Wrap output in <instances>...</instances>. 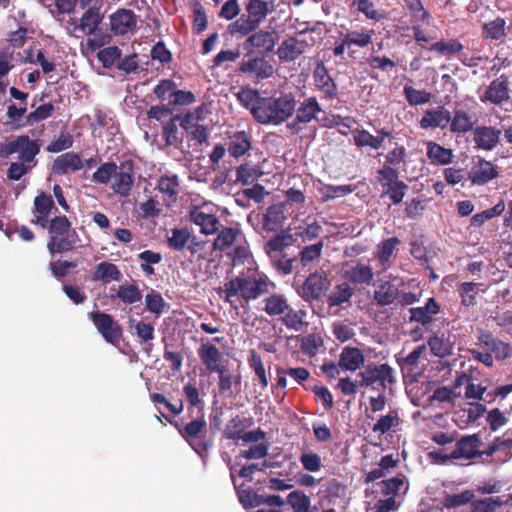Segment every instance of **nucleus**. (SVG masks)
<instances>
[{"instance_id": "nucleus-1", "label": "nucleus", "mask_w": 512, "mask_h": 512, "mask_svg": "<svg viewBox=\"0 0 512 512\" xmlns=\"http://www.w3.org/2000/svg\"><path fill=\"white\" fill-rule=\"evenodd\" d=\"M274 288V283L260 272L251 275H239L224 284L218 292L225 302L233 305V297L241 296L246 302L258 299L260 296L269 293V287Z\"/></svg>"}, {"instance_id": "nucleus-2", "label": "nucleus", "mask_w": 512, "mask_h": 512, "mask_svg": "<svg viewBox=\"0 0 512 512\" xmlns=\"http://www.w3.org/2000/svg\"><path fill=\"white\" fill-rule=\"evenodd\" d=\"M163 416L177 429L181 437L199 456L204 457L208 454L212 447V441L206 437L207 423L203 414L186 424L171 420L165 415Z\"/></svg>"}, {"instance_id": "nucleus-3", "label": "nucleus", "mask_w": 512, "mask_h": 512, "mask_svg": "<svg viewBox=\"0 0 512 512\" xmlns=\"http://www.w3.org/2000/svg\"><path fill=\"white\" fill-rule=\"evenodd\" d=\"M50 239L47 248L51 254L71 251L77 243L78 236L71 229V222L66 216H55L49 221Z\"/></svg>"}, {"instance_id": "nucleus-4", "label": "nucleus", "mask_w": 512, "mask_h": 512, "mask_svg": "<svg viewBox=\"0 0 512 512\" xmlns=\"http://www.w3.org/2000/svg\"><path fill=\"white\" fill-rule=\"evenodd\" d=\"M246 13L229 25L232 35L247 36L255 31L269 13L268 3L264 0H247Z\"/></svg>"}, {"instance_id": "nucleus-5", "label": "nucleus", "mask_w": 512, "mask_h": 512, "mask_svg": "<svg viewBox=\"0 0 512 512\" xmlns=\"http://www.w3.org/2000/svg\"><path fill=\"white\" fill-rule=\"evenodd\" d=\"M254 118L261 124H280L288 118V97H263L254 109Z\"/></svg>"}, {"instance_id": "nucleus-6", "label": "nucleus", "mask_w": 512, "mask_h": 512, "mask_svg": "<svg viewBox=\"0 0 512 512\" xmlns=\"http://www.w3.org/2000/svg\"><path fill=\"white\" fill-rule=\"evenodd\" d=\"M40 152V144L37 140H31L27 135L17 136L5 144L0 145L1 157H8L14 153H18L21 162L31 166L36 165L35 156Z\"/></svg>"}, {"instance_id": "nucleus-7", "label": "nucleus", "mask_w": 512, "mask_h": 512, "mask_svg": "<svg viewBox=\"0 0 512 512\" xmlns=\"http://www.w3.org/2000/svg\"><path fill=\"white\" fill-rule=\"evenodd\" d=\"M358 376L361 378L360 385L363 387H372L378 384L381 388L386 389L396 383L394 369L387 363L368 364Z\"/></svg>"}, {"instance_id": "nucleus-8", "label": "nucleus", "mask_w": 512, "mask_h": 512, "mask_svg": "<svg viewBox=\"0 0 512 512\" xmlns=\"http://www.w3.org/2000/svg\"><path fill=\"white\" fill-rule=\"evenodd\" d=\"M89 318L107 343L114 346L119 345L123 337V329L110 314L93 311L89 313Z\"/></svg>"}, {"instance_id": "nucleus-9", "label": "nucleus", "mask_w": 512, "mask_h": 512, "mask_svg": "<svg viewBox=\"0 0 512 512\" xmlns=\"http://www.w3.org/2000/svg\"><path fill=\"white\" fill-rule=\"evenodd\" d=\"M288 246V229L271 238L265 246L266 253L270 257L274 267L283 275L288 274V258L284 251Z\"/></svg>"}, {"instance_id": "nucleus-10", "label": "nucleus", "mask_w": 512, "mask_h": 512, "mask_svg": "<svg viewBox=\"0 0 512 512\" xmlns=\"http://www.w3.org/2000/svg\"><path fill=\"white\" fill-rule=\"evenodd\" d=\"M239 73L244 74L253 82L259 83L273 75V65L264 57H250L242 60L238 68Z\"/></svg>"}, {"instance_id": "nucleus-11", "label": "nucleus", "mask_w": 512, "mask_h": 512, "mask_svg": "<svg viewBox=\"0 0 512 512\" xmlns=\"http://www.w3.org/2000/svg\"><path fill=\"white\" fill-rule=\"evenodd\" d=\"M481 438L479 434L466 435L461 437L455 445V449L449 454L444 456L443 460L448 461L450 459H465L471 460L478 458L480 454L479 447L481 446Z\"/></svg>"}, {"instance_id": "nucleus-12", "label": "nucleus", "mask_w": 512, "mask_h": 512, "mask_svg": "<svg viewBox=\"0 0 512 512\" xmlns=\"http://www.w3.org/2000/svg\"><path fill=\"white\" fill-rule=\"evenodd\" d=\"M134 185V162L126 160L120 163L119 172L114 174L112 190L122 196L128 197Z\"/></svg>"}, {"instance_id": "nucleus-13", "label": "nucleus", "mask_w": 512, "mask_h": 512, "mask_svg": "<svg viewBox=\"0 0 512 512\" xmlns=\"http://www.w3.org/2000/svg\"><path fill=\"white\" fill-rule=\"evenodd\" d=\"M111 31L115 35H125L136 28L137 17L130 9L119 8L109 16Z\"/></svg>"}, {"instance_id": "nucleus-14", "label": "nucleus", "mask_w": 512, "mask_h": 512, "mask_svg": "<svg viewBox=\"0 0 512 512\" xmlns=\"http://www.w3.org/2000/svg\"><path fill=\"white\" fill-rule=\"evenodd\" d=\"M104 19V14L97 7H89L85 9L81 18L77 22L74 19L70 20V24L74 26V30L81 31L84 35L91 37L96 33V29L100 26Z\"/></svg>"}, {"instance_id": "nucleus-15", "label": "nucleus", "mask_w": 512, "mask_h": 512, "mask_svg": "<svg viewBox=\"0 0 512 512\" xmlns=\"http://www.w3.org/2000/svg\"><path fill=\"white\" fill-rule=\"evenodd\" d=\"M510 98L509 81L504 75L493 80L486 88L480 100L482 102H490L495 105H501Z\"/></svg>"}, {"instance_id": "nucleus-16", "label": "nucleus", "mask_w": 512, "mask_h": 512, "mask_svg": "<svg viewBox=\"0 0 512 512\" xmlns=\"http://www.w3.org/2000/svg\"><path fill=\"white\" fill-rule=\"evenodd\" d=\"M277 40L278 35L276 32L260 30L246 39L244 48L248 50L255 49L261 54H266L273 50Z\"/></svg>"}, {"instance_id": "nucleus-17", "label": "nucleus", "mask_w": 512, "mask_h": 512, "mask_svg": "<svg viewBox=\"0 0 512 512\" xmlns=\"http://www.w3.org/2000/svg\"><path fill=\"white\" fill-rule=\"evenodd\" d=\"M189 220L199 226L200 233L205 235L216 233L221 226L219 219L214 214L206 213L196 206L189 211Z\"/></svg>"}, {"instance_id": "nucleus-18", "label": "nucleus", "mask_w": 512, "mask_h": 512, "mask_svg": "<svg viewBox=\"0 0 512 512\" xmlns=\"http://www.w3.org/2000/svg\"><path fill=\"white\" fill-rule=\"evenodd\" d=\"M347 45V52L350 58H355L354 47L365 48L372 43L373 31L362 28L360 30L347 31L340 34Z\"/></svg>"}, {"instance_id": "nucleus-19", "label": "nucleus", "mask_w": 512, "mask_h": 512, "mask_svg": "<svg viewBox=\"0 0 512 512\" xmlns=\"http://www.w3.org/2000/svg\"><path fill=\"white\" fill-rule=\"evenodd\" d=\"M501 130L491 126H478L473 130V140L478 149L491 151L499 143Z\"/></svg>"}, {"instance_id": "nucleus-20", "label": "nucleus", "mask_w": 512, "mask_h": 512, "mask_svg": "<svg viewBox=\"0 0 512 512\" xmlns=\"http://www.w3.org/2000/svg\"><path fill=\"white\" fill-rule=\"evenodd\" d=\"M431 353L439 358L450 356L453 353L454 342L449 332L434 333L427 341Z\"/></svg>"}, {"instance_id": "nucleus-21", "label": "nucleus", "mask_w": 512, "mask_h": 512, "mask_svg": "<svg viewBox=\"0 0 512 512\" xmlns=\"http://www.w3.org/2000/svg\"><path fill=\"white\" fill-rule=\"evenodd\" d=\"M451 121L450 112L444 107H437L425 111L420 120V126L423 129L428 128H441L444 129Z\"/></svg>"}, {"instance_id": "nucleus-22", "label": "nucleus", "mask_w": 512, "mask_h": 512, "mask_svg": "<svg viewBox=\"0 0 512 512\" xmlns=\"http://www.w3.org/2000/svg\"><path fill=\"white\" fill-rule=\"evenodd\" d=\"M440 312V305L434 298H429L422 307H414L409 309L410 322H418L422 326L430 324L434 316Z\"/></svg>"}, {"instance_id": "nucleus-23", "label": "nucleus", "mask_w": 512, "mask_h": 512, "mask_svg": "<svg viewBox=\"0 0 512 512\" xmlns=\"http://www.w3.org/2000/svg\"><path fill=\"white\" fill-rule=\"evenodd\" d=\"M329 282L326 277L321 274H311L302 286L301 295L305 299H319L327 290Z\"/></svg>"}, {"instance_id": "nucleus-24", "label": "nucleus", "mask_w": 512, "mask_h": 512, "mask_svg": "<svg viewBox=\"0 0 512 512\" xmlns=\"http://www.w3.org/2000/svg\"><path fill=\"white\" fill-rule=\"evenodd\" d=\"M364 362V354L357 347L346 346L339 355V366L344 371L354 372L361 368Z\"/></svg>"}, {"instance_id": "nucleus-25", "label": "nucleus", "mask_w": 512, "mask_h": 512, "mask_svg": "<svg viewBox=\"0 0 512 512\" xmlns=\"http://www.w3.org/2000/svg\"><path fill=\"white\" fill-rule=\"evenodd\" d=\"M83 168V162L80 156L74 152H67L58 156L52 166V170L57 175H65L69 172H75Z\"/></svg>"}, {"instance_id": "nucleus-26", "label": "nucleus", "mask_w": 512, "mask_h": 512, "mask_svg": "<svg viewBox=\"0 0 512 512\" xmlns=\"http://www.w3.org/2000/svg\"><path fill=\"white\" fill-rule=\"evenodd\" d=\"M286 220L285 205L273 204L269 206L264 214L263 227L272 232L281 231Z\"/></svg>"}, {"instance_id": "nucleus-27", "label": "nucleus", "mask_w": 512, "mask_h": 512, "mask_svg": "<svg viewBox=\"0 0 512 512\" xmlns=\"http://www.w3.org/2000/svg\"><path fill=\"white\" fill-rule=\"evenodd\" d=\"M198 356L209 372H216L223 367V365L220 364L222 358L221 352L213 344H202L198 349Z\"/></svg>"}, {"instance_id": "nucleus-28", "label": "nucleus", "mask_w": 512, "mask_h": 512, "mask_svg": "<svg viewBox=\"0 0 512 512\" xmlns=\"http://www.w3.org/2000/svg\"><path fill=\"white\" fill-rule=\"evenodd\" d=\"M399 244L400 240L397 237H391L384 239L377 245L375 256L382 271L387 270L391 266L394 251Z\"/></svg>"}, {"instance_id": "nucleus-29", "label": "nucleus", "mask_w": 512, "mask_h": 512, "mask_svg": "<svg viewBox=\"0 0 512 512\" xmlns=\"http://www.w3.org/2000/svg\"><path fill=\"white\" fill-rule=\"evenodd\" d=\"M344 278L355 285H370L374 278V273L369 265L357 263L344 272Z\"/></svg>"}, {"instance_id": "nucleus-30", "label": "nucleus", "mask_w": 512, "mask_h": 512, "mask_svg": "<svg viewBox=\"0 0 512 512\" xmlns=\"http://www.w3.org/2000/svg\"><path fill=\"white\" fill-rule=\"evenodd\" d=\"M477 123L475 113L457 109L454 111V116L450 121V128L452 132L465 133L473 129Z\"/></svg>"}, {"instance_id": "nucleus-31", "label": "nucleus", "mask_w": 512, "mask_h": 512, "mask_svg": "<svg viewBox=\"0 0 512 512\" xmlns=\"http://www.w3.org/2000/svg\"><path fill=\"white\" fill-rule=\"evenodd\" d=\"M231 479L234 484L239 502L245 509L255 508L263 505L264 496L258 494L250 487H244V485L237 486L234 474L231 472Z\"/></svg>"}, {"instance_id": "nucleus-32", "label": "nucleus", "mask_w": 512, "mask_h": 512, "mask_svg": "<svg viewBox=\"0 0 512 512\" xmlns=\"http://www.w3.org/2000/svg\"><path fill=\"white\" fill-rule=\"evenodd\" d=\"M121 276V271L117 265L103 261L96 265L95 271L92 274V280L109 283L111 281H119Z\"/></svg>"}, {"instance_id": "nucleus-33", "label": "nucleus", "mask_w": 512, "mask_h": 512, "mask_svg": "<svg viewBox=\"0 0 512 512\" xmlns=\"http://www.w3.org/2000/svg\"><path fill=\"white\" fill-rule=\"evenodd\" d=\"M250 147V136L244 131L236 132L229 138L228 151L235 158L243 156Z\"/></svg>"}, {"instance_id": "nucleus-34", "label": "nucleus", "mask_w": 512, "mask_h": 512, "mask_svg": "<svg viewBox=\"0 0 512 512\" xmlns=\"http://www.w3.org/2000/svg\"><path fill=\"white\" fill-rule=\"evenodd\" d=\"M290 340H294L295 347L303 354L310 357L315 356L318 353L319 348L323 346L321 338L315 335H307L303 337L296 336L295 338L290 337Z\"/></svg>"}, {"instance_id": "nucleus-35", "label": "nucleus", "mask_w": 512, "mask_h": 512, "mask_svg": "<svg viewBox=\"0 0 512 512\" xmlns=\"http://www.w3.org/2000/svg\"><path fill=\"white\" fill-rule=\"evenodd\" d=\"M354 292V289L347 282H343L334 287L328 296L327 303L329 307L348 303L354 295Z\"/></svg>"}, {"instance_id": "nucleus-36", "label": "nucleus", "mask_w": 512, "mask_h": 512, "mask_svg": "<svg viewBox=\"0 0 512 512\" xmlns=\"http://www.w3.org/2000/svg\"><path fill=\"white\" fill-rule=\"evenodd\" d=\"M250 420L236 416L232 418L223 431V437L228 440L238 441L242 438Z\"/></svg>"}, {"instance_id": "nucleus-37", "label": "nucleus", "mask_w": 512, "mask_h": 512, "mask_svg": "<svg viewBox=\"0 0 512 512\" xmlns=\"http://www.w3.org/2000/svg\"><path fill=\"white\" fill-rule=\"evenodd\" d=\"M236 98L242 106L250 110L253 117L254 109L260 105V101L263 99L256 89L248 86L242 87L236 94Z\"/></svg>"}, {"instance_id": "nucleus-38", "label": "nucleus", "mask_w": 512, "mask_h": 512, "mask_svg": "<svg viewBox=\"0 0 512 512\" xmlns=\"http://www.w3.org/2000/svg\"><path fill=\"white\" fill-rule=\"evenodd\" d=\"M497 176L494 165L488 161H480L472 171V181L476 184H485Z\"/></svg>"}, {"instance_id": "nucleus-39", "label": "nucleus", "mask_w": 512, "mask_h": 512, "mask_svg": "<svg viewBox=\"0 0 512 512\" xmlns=\"http://www.w3.org/2000/svg\"><path fill=\"white\" fill-rule=\"evenodd\" d=\"M218 231V235L214 239L212 246L214 250L219 251H224L231 247L239 235V230L232 227H224Z\"/></svg>"}, {"instance_id": "nucleus-40", "label": "nucleus", "mask_w": 512, "mask_h": 512, "mask_svg": "<svg viewBox=\"0 0 512 512\" xmlns=\"http://www.w3.org/2000/svg\"><path fill=\"white\" fill-rule=\"evenodd\" d=\"M398 296V288L390 282H385L374 291V300L380 306L392 304Z\"/></svg>"}, {"instance_id": "nucleus-41", "label": "nucleus", "mask_w": 512, "mask_h": 512, "mask_svg": "<svg viewBox=\"0 0 512 512\" xmlns=\"http://www.w3.org/2000/svg\"><path fill=\"white\" fill-rule=\"evenodd\" d=\"M427 156L435 164L446 165L452 160V150L442 147L435 142H429Z\"/></svg>"}, {"instance_id": "nucleus-42", "label": "nucleus", "mask_w": 512, "mask_h": 512, "mask_svg": "<svg viewBox=\"0 0 512 512\" xmlns=\"http://www.w3.org/2000/svg\"><path fill=\"white\" fill-rule=\"evenodd\" d=\"M262 175L260 169L248 163L241 164L236 170V180L243 185H251Z\"/></svg>"}, {"instance_id": "nucleus-43", "label": "nucleus", "mask_w": 512, "mask_h": 512, "mask_svg": "<svg viewBox=\"0 0 512 512\" xmlns=\"http://www.w3.org/2000/svg\"><path fill=\"white\" fill-rule=\"evenodd\" d=\"M215 373H218L219 375L218 387L221 393L230 392L233 385H235L236 387H239L241 385V376L239 374L232 375L230 370L226 366H223L220 370L216 371Z\"/></svg>"}, {"instance_id": "nucleus-44", "label": "nucleus", "mask_w": 512, "mask_h": 512, "mask_svg": "<svg viewBox=\"0 0 512 512\" xmlns=\"http://www.w3.org/2000/svg\"><path fill=\"white\" fill-rule=\"evenodd\" d=\"M320 111V107L315 98L306 99L302 105L298 108L296 113V119L300 123L310 122L317 112Z\"/></svg>"}, {"instance_id": "nucleus-45", "label": "nucleus", "mask_w": 512, "mask_h": 512, "mask_svg": "<svg viewBox=\"0 0 512 512\" xmlns=\"http://www.w3.org/2000/svg\"><path fill=\"white\" fill-rule=\"evenodd\" d=\"M265 307L263 310L269 316H277L284 313L288 308L287 300L282 295L273 294L264 300Z\"/></svg>"}, {"instance_id": "nucleus-46", "label": "nucleus", "mask_w": 512, "mask_h": 512, "mask_svg": "<svg viewBox=\"0 0 512 512\" xmlns=\"http://www.w3.org/2000/svg\"><path fill=\"white\" fill-rule=\"evenodd\" d=\"M180 118V114L172 116L162 128V138L167 146H175L180 142L177 127V121Z\"/></svg>"}, {"instance_id": "nucleus-47", "label": "nucleus", "mask_w": 512, "mask_h": 512, "mask_svg": "<svg viewBox=\"0 0 512 512\" xmlns=\"http://www.w3.org/2000/svg\"><path fill=\"white\" fill-rule=\"evenodd\" d=\"M191 238V234L186 228H174L171 230V236L168 237V246L175 250L181 251Z\"/></svg>"}, {"instance_id": "nucleus-48", "label": "nucleus", "mask_w": 512, "mask_h": 512, "mask_svg": "<svg viewBox=\"0 0 512 512\" xmlns=\"http://www.w3.org/2000/svg\"><path fill=\"white\" fill-rule=\"evenodd\" d=\"M314 78L318 87L327 93L335 91L336 86L332 78L329 76L327 69L322 62H319L314 70Z\"/></svg>"}, {"instance_id": "nucleus-49", "label": "nucleus", "mask_w": 512, "mask_h": 512, "mask_svg": "<svg viewBox=\"0 0 512 512\" xmlns=\"http://www.w3.org/2000/svg\"><path fill=\"white\" fill-rule=\"evenodd\" d=\"M353 140L356 146L365 147L369 146L375 150L382 147V139L379 136H374L367 130H357L353 132Z\"/></svg>"}, {"instance_id": "nucleus-50", "label": "nucleus", "mask_w": 512, "mask_h": 512, "mask_svg": "<svg viewBox=\"0 0 512 512\" xmlns=\"http://www.w3.org/2000/svg\"><path fill=\"white\" fill-rule=\"evenodd\" d=\"M503 506L499 497H487L473 500L471 503V512H496Z\"/></svg>"}, {"instance_id": "nucleus-51", "label": "nucleus", "mask_w": 512, "mask_h": 512, "mask_svg": "<svg viewBox=\"0 0 512 512\" xmlns=\"http://www.w3.org/2000/svg\"><path fill=\"white\" fill-rule=\"evenodd\" d=\"M248 364L258 377L262 388H266L268 386V378L266 376L264 364L260 354H258L254 349L250 350Z\"/></svg>"}, {"instance_id": "nucleus-52", "label": "nucleus", "mask_w": 512, "mask_h": 512, "mask_svg": "<svg viewBox=\"0 0 512 512\" xmlns=\"http://www.w3.org/2000/svg\"><path fill=\"white\" fill-rule=\"evenodd\" d=\"M118 166L115 162H105L101 164L98 169L93 173L92 180L97 184L106 185L110 181L116 171Z\"/></svg>"}, {"instance_id": "nucleus-53", "label": "nucleus", "mask_w": 512, "mask_h": 512, "mask_svg": "<svg viewBox=\"0 0 512 512\" xmlns=\"http://www.w3.org/2000/svg\"><path fill=\"white\" fill-rule=\"evenodd\" d=\"M311 500L301 490L290 491V508L294 512H312L310 511Z\"/></svg>"}, {"instance_id": "nucleus-54", "label": "nucleus", "mask_w": 512, "mask_h": 512, "mask_svg": "<svg viewBox=\"0 0 512 512\" xmlns=\"http://www.w3.org/2000/svg\"><path fill=\"white\" fill-rule=\"evenodd\" d=\"M299 461L303 469L309 473H316L323 466L321 457L312 451H303L299 456Z\"/></svg>"}, {"instance_id": "nucleus-55", "label": "nucleus", "mask_w": 512, "mask_h": 512, "mask_svg": "<svg viewBox=\"0 0 512 512\" xmlns=\"http://www.w3.org/2000/svg\"><path fill=\"white\" fill-rule=\"evenodd\" d=\"M427 347L422 344L415 347L405 358L398 361L402 370L407 369L412 372L414 368L418 367L419 360L426 353Z\"/></svg>"}, {"instance_id": "nucleus-56", "label": "nucleus", "mask_w": 512, "mask_h": 512, "mask_svg": "<svg viewBox=\"0 0 512 512\" xmlns=\"http://www.w3.org/2000/svg\"><path fill=\"white\" fill-rule=\"evenodd\" d=\"M117 297L125 304H134L141 301L142 293L138 286L134 284L120 285L117 291Z\"/></svg>"}, {"instance_id": "nucleus-57", "label": "nucleus", "mask_w": 512, "mask_h": 512, "mask_svg": "<svg viewBox=\"0 0 512 512\" xmlns=\"http://www.w3.org/2000/svg\"><path fill=\"white\" fill-rule=\"evenodd\" d=\"M505 210V205L503 202L497 203L494 207L484 210L481 213H477L471 218V225L474 227H480L485 223V221L501 215Z\"/></svg>"}, {"instance_id": "nucleus-58", "label": "nucleus", "mask_w": 512, "mask_h": 512, "mask_svg": "<svg viewBox=\"0 0 512 512\" xmlns=\"http://www.w3.org/2000/svg\"><path fill=\"white\" fill-rule=\"evenodd\" d=\"M121 50L117 46H110L101 49L97 58L105 68H110L121 59Z\"/></svg>"}, {"instance_id": "nucleus-59", "label": "nucleus", "mask_w": 512, "mask_h": 512, "mask_svg": "<svg viewBox=\"0 0 512 512\" xmlns=\"http://www.w3.org/2000/svg\"><path fill=\"white\" fill-rule=\"evenodd\" d=\"M473 498L474 493L470 490H465L459 494L447 495L444 498L443 505L448 509L456 508L466 505L468 503H472Z\"/></svg>"}, {"instance_id": "nucleus-60", "label": "nucleus", "mask_w": 512, "mask_h": 512, "mask_svg": "<svg viewBox=\"0 0 512 512\" xmlns=\"http://www.w3.org/2000/svg\"><path fill=\"white\" fill-rule=\"evenodd\" d=\"M485 350L489 352L491 355L494 354L497 360L506 359L510 357L512 354V349L510 345L504 343L501 340H498L495 337H493V339L490 340V343H488V346L486 347Z\"/></svg>"}, {"instance_id": "nucleus-61", "label": "nucleus", "mask_w": 512, "mask_h": 512, "mask_svg": "<svg viewBox=\"0 0 512 512\" xmlns=\"http://www.w3.org/2000/svg\"><path fill=\"white\" fill-rule=\"evenodd\" d=\"M72 145V135L67 131H61L59 136L47 145L46 151L50 153H58L71 148Z\"/></svg>"}, {"instance_id": "nucleus-62", "label": "nucleus", "mask_w": 512, "mask_h": 512, "mask_svg": "<svg viewBox=\"0 0 512 512\" xmlns=\"http://www.w3.org/2000/svg\"><path fill=\"white\" fill-rule=\"evenodd\" d=\"M404 95L411 106L422 105L430 101L431 95L425 90H417L412 86H404Z\"/></svg>"}, {"instance_id": "nucleus-63", "label": "nucleus", "mask_w": 512, "mask_h": 512, "mask_svg": "<svg viewBox=\"0 0 512 512\" xmlns=\"http://www.w3.org/2000/svg\"><path fill=\"white\" fill-rule=\"evenodd\" d=\"M407 190L408 185L399 180L396 183L385 187L383 195H387L391 199L392 203L397 205L402 202Z\"/></svg>"}, {"instance_id": "nucleus-64", "label": "nucleus", "mask_w": 512, "mask_h": 512, "mask_svg": "<svg viewBox=\"0 0 512 512\" xmlns=\"http://www.w3.org/2000/svg\"><path fill=\"white\" fill-rule=\"evenodd\" d=\"M399 421V416L397 411H390L388 414L381 416L377 423L373 426V432L385 434L387 433L393 426L397 425Z\"/></svg>"}]
</instances>
